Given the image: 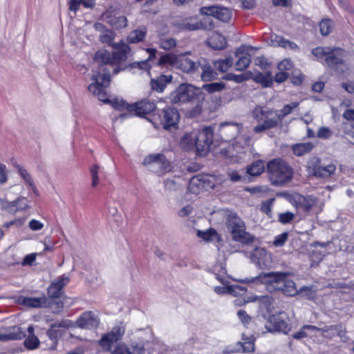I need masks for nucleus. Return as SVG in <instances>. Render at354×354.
I'll return each mask as SVG.
<instances>
[{
	"label": "nucleus",
	"instance_id": "obj_22",
	"mask_svg": "<svg viewBox=\"0 0 354 354\" xmlns=\"http://www.w3.org/2000/svg\"><path fill=\"white\" fill-rule=\"evenodd\" d=\"M180 119L178 111L175 108H167L163 110L161 123L165 129H176Z\"/></svg>",
	"mask_w": 354,
	"mask_h": 354
},
{
	"label": "nucleus",
	"instance_id": "obj_60",
	"mask_svg": "<svg viewBox=\"0 0 354 354\" xmlns=\"http://www.w3.org/2000/svg\"><path fill=\"white\" fill-rule=\"evenodd\" d=\"M99 166L97 165H94L91 167L90 172L92 179L91 185L95 187L99 184V178H98V172H99Z\"/></svg>",
	"mask_w": 354,
	"mask_h": 354
},
{
	"label": "nucleus",
	"instance_id": "obj_5",
	"mask_svg": "<svg viewBox=\"0 0 354 354\" xmlns=\"http://www.w3.org/2000/svg\"><path fill=\"white\" fill-rule=\"evenodd\" d=\"M101 70L104 71L102 77H100L97 75H95L93 77V82L88 87V91L96 95L99 100L104 103L111 104L114 109L120 111L125 109L128 111V106H129L130 104L122 100L115 98L109 99L107 96L105 88L108 87L110 84L109 73H106V69L104 68H101Z\"/></svg>",
	"mask_w": 354,
	"mask_h": 354
},
{
	"label": "nucleus",
	"instance_id": "obj_46",
	"mask_svg": "<svg viewBox=\"0 0 354 354\" xmlns=\"http://www.w3.org/2000/svg\"><path fill=\"white\" fill-rule=\"evenodd\" d=\"M252 77V72L247 71L245 73L235 75V74H227L225 79L227 80H231L236 83H242L250 79Z\"/></svg>",
	"mask_w": 354,
	"mask_h": 354
},
{
	"label": "nucleus",
	"instance_id": "obj_32",
	"mask_svg": "<svg viewBox=\"0 0 354 354\" xmlns=\"http://www.w3.org/2000/svg\"><path fill=\"white\" fill-rule=\"evenodd\" d=\"M66 324L64 322H55L51 325L50 329H48L46 332V334L51 341V344L50 345V349L55 350L57 348V337L59 335V330L55 329V328L57 327H65Z\"/></svg>",
	"mask_w": 354,
	"mask_h": 354
},
{
	"label": "nucleus",
	"instance_id": "obj_20",
	"mask_svg": "<svg viewBox=\"0 0 354 354\" xmlns=\"http://www.w3.org/2000/svg\"><path fill=\"white\" fill-rule=\"evenodd\" d=\"M156 109V104L153 101L147 99L142 100L128 106L129 113H134L135 115L142 116L149 114Z\"/></svg>",
	"mask_w": 354,
	"mask_h": 354
},
{
	"label": "nucleus",
	"instance_id": "obj_19",
	"mask_svg": "<svg viewBox=\"0 0 354 354\" xmlns=\"http://www.w3.org/2000/svg\"><path fill=\"white\" fill-rule=\"evenodd\" d=\"M319 329L324 337L332 339L335 336H339L343 342H346L348 340V337L346 335V329L342 324L326 326L323 328H319Z\"/></svg>",
	"mask_w": 354,
	"mask_h": 354
},
{
	"label": "nucleus",
	"instance_id": "obj_3",
	"mask_svg": "<svg viewBox=\"0 0 354 354\" xmlns=\"http://www.w3.org/2000/svg\"><path fill=\"white\" fill-rule=\"evenodd\" d=\"M243 127L241 124L230 122L221 123L218 127V133L225 142H232L229 153L232 155L241 153L245 149L252 145V138L248 135H240Z\"/></svg>",
	"mask_w": 354,
	"mask_h": 354
},
{
	"label": "nucleus",
	"instance_id": "obj_6",
	"mask_svg": "<svg viewBox=\"0 0 354 354\" xmlns=\"http://www.w3.org/2000/svg\"><path fill=\"white\" fill-rule=\"evenodd\" d=\"M252 117L258 122L253 129L257 133L274 128L280 122L275 110L260 106L253 109Z\"/></svg>",
	"mask_w": 354,
	"mask_h": 354
},
{
	"label": "nucleus",
	"instance_id": "obj_29",
	"mask_svg": "<svg viewBox=\"0 0 354 354\" xmlns=\"http://www.w3.org/2000/svg\"><path fill=\"white\" fill-rule=\"evenodd\" d=\"M147 51L149 53V57L145 61L135 62L132 63L131 64V68H137L141 71H146L147 73H149L151 68L149 62L155 58L156 50L154 48H147Z\"/></svg>",
	"mask_w": 354,
	"mask_h": 354
},
{
	"label": "nucleus",
	"instance_id": "obj_39",
	"mask_svg": "<svg viewBox=\"0 0 354 354\" xmlns=\"http://www.w3.org/2000/svg\"><path fill=\"white\" fill-rule=\"evenodd\" d=\"M336 171V167L334 164L330 163L328 165H321L320 167L317 171L315 177L317 178H328L333 175Z\"/></svg>",
	"mask_w": 354,
	"mask_h": 354
},
{
	"label": "nucleus",
	"instance_id": "obj_24",
	"mask_svg": "<svg viewBox=\"0 0 354 354\" xmlns=\"http://www.w3.org/2000/svg\"><path fill=\"white\" fill-rule=\"evenodd\" d=\"M78 327L86 329L97 328L100 323L99 318L92 312H85L77 320Z\"/></svg>",
	"mask_w": 354,
	"mask_h": 354
},
{
	"label": "nucleus",
	"instance_id": "obj_45",
	"mask_svg": "<svg viewBox=\"0 0 354 354\" xmlns=\"http://www.w3.org/2000/svg\"><path fill=\"white\" fill-rule=\"evenodd\" d=\"M201 69V78L203 81H211L216 77L217 73L209 64L203 65Z\"/></svg>",
	"mask_w": 354,
	"mask_h": 354
},
{
	"label": "nucleus",
	"instance_id": "obj_42",
	"mask_svg": "<svg viewBox=\"0 0 354 354\" xmlns=\"http://www.w3.org/2000/svg\"><path fill=\"white\" fill-rule=\"evenodd\" d=\"M321 165V160L317 157H312L306 162V170L308 174L316 176Z\"/></svg>",
	"mask_w": 354,
	"mask_h": 354
},
{
	"label": "nucleus",
	"instance_id": "obj_4",
	"mask_svg": "<svg viewBox=\"0 0 354 354\" xmlns=\"http://www.w3.org/2000/svg\"><path fill=\"white\" fill-rule=\"evenodd\" d=\"M214 129L206 127L201 131H192L185 133L180 139V145L185 150L196 148L200 155H205L213 143Z\"/></svg>",
	"mask_w": 354,
	"mask_h": 354
},
{
	"label": "nucleus",
	"instance_id": "obj_23",
	"mask_svg": "<svg viewBox=\"0 0 354 354\" xmlns=\"http://www.w3.org/2000/svg\"><path fill=\"white\" fill-rule=\"evenodd\" d=\"M270 324L272 326L273 330L284 334H287L291 328L288 317L284 313L272 315L270 317Z\"/></svg>",
	"mask_w": 354,
	"mask_h": 354
},
{
	"label": "nucleus",
	"instance_id": "obj_48",
	"mask_svg": "<svg viewBox=\"0 0 354 354\" xmlns=\"http://www.w3.org/2000/svg\"><path fill=\"white\" fill-rule=\"evenodd\" d=\"M198 236L206 241L218 240L219 236L215 230L209 229L205 232L198 231Z\"/></svg>",
	"mask_w": 354,
	"mask_h": 354
},
{
	"label": "nucleus",
	"instance_id": "obj_57",
	"mask_svg": "<svg viewBox=\"0 0 354 354\" xmlns=\"http://www.w3.org/2000/svg\"><path fill=\"white\" fill-rule=\"evenodd\" d=\"M111 354H130L129 347L124 343L118 344Z\"/></svg>",
	"mask_w": 354,
	"mask_h": 354
},
{
	"label": "nucleus",
	"instance_id": "obj_52",
	"mask_svg": "<svg viewBox=\"0 0 354 354\" xmlns=\"http://www.w3.org/2000/svg\"><path fill=\"white\" fill-rule=\"evenodd\" d=\"M224 88L225 84L223 82H212L203 86V88L209 93L221 91Z\"/></svg>",
	"mask_w": 354,
	"mask_h": 354
},
{
	"label": "nucleus",
	"instance_id": "obj_34",
	"mask_svg": "<svg viewBox=\"0 0 354 354\" xmlns=\"http://www.w3.org/2000/svg\"><path fill=\"white\" fill-rule=\"evenodd\" d=\"M204 189V184L202 178V174L193 176L189 183L188 190L194 194H198Z\"/></svg>",
	"mask_w": 354,
	"mask_h": 354
},
{
	"label": "nucleus",
	"instance_id": "obj_41",
	"mask_svg": "<svg viewBox=\"0 0 354 354\" xmlns=\"http://www.w3.org/2000/svg\"><path fill=\"white\" fill-rule=\"evenodd\" d=\"M146 35V30L145 28H138L133 30L127 37V41L129 43H138L143 40Z\"/></svg>",
	"mask_w": 354,
	"mask_h": 354
},
{
	"label": "nucleus",
	"instance_id": "obj_47",
	"mask_svg": "<svg viewBox=\"0 0 354 354\" xmlns=\"http://www.w3.org/2000/svg\"><path fill=\"white\" fill-rule=\"evenodd\" d=\"M333 28V21L329 19H322L319 23V31L322 35L326 36Z\"/></svg>",
	"mask_w": 354,
	"mask_h": 354
},
{
	"label": "nucleus",
	"instance_id": "obj_49",
	"mask_svg": "<svg viewBox=\"0 0 354 354\" xmlns=\"http://www.w3.org/2000/svg\"><path fill=\"white\" fill-rule=\"evenodd\" d=\"M215 278L222 284L227 283V278L225 269L222 266H215L214 268Z\"/></svg>",
	"mask_w": 354,
	"mask_h": 354
},
{
	"label": "nucleus",
	"instance_id": "obj_26",
	"mask_svg": "<svg viewBox=\"0 0 354 354\" xmlns=\"http://www.w3.org/2000/svg\"><path fill=\"white\" fill-rule=\"evenodd\" d=\"M270 44L273 46L282 47L286 49H290L294 51L299 50V46L293 41H291L285 37L277 35L276 34H271L269 37Z\"/></svg>",
	"mask_w": 354,
	"mask_h": 354
},
{
	"label": "nucleus",
	"instance_id": "obj_51",
	"mask_svg": "<svg viewBox=\"0 0 354 354\" xmlns=\"http://www.w3.org/2000/svg\"><path fill=\"white\" fill-rule=\"evenodd\" d=\"M129 347L130 348V354H145V348L143 341H132Z\"/></svg>",
	"mask_w": 354,
	"mask_h": 354
},
{
	"label": "nucleus",
	"instance_id": "obj_55",
	"mask_svg": "<svg viewBox=\"0 0 354 354\" xmlns=\"http://www.w3.org/2000/svg\"><path fill=\"white\" fill-rule=\"evenodd\" d=\"M176 45V41L173 38H160L159 46L164 50H168L174 48Z\"/></svg>",
	"mask_w": 354,
	"mask_h": 354
},
{
	"label": "nucleus",
	"instance_id": "obj_54",
	"mask_svg": "<svg viewBox=\"0 0 354 354\" xmlns=\"http://www.w3.org/2000/svg\"><path fill=\"white\" fill-rule=\"evenodd\" d=\"M113 36L114 32L111 30L106 29L102 33H100V39L102 43H106L113 47V44H115L113 42Z\"/></svg>",
	"mask_w": 354,
	"mask_h": 354
},
{
	"label": "nucleus",
	"instance_id": "obj_18",
	"mask_svg": "<svg viewBox=\"0 0 354 354\" xmlns=\"http://www.w3.org/2000/svg\"><path fill=\"white\" fill-rule=\"evenodd\" d=\"M104 21L115 29H120L127 27V19L125 16L120 15L112 8H109L103 15Z\"/></svg>",
	"mask_w": 354,
	"mask_h": 354
},
{
	"label": "nucleus",
	"instance_id": "obj_53",
	"mask_svg": "<svg viewBox=\"0 0 354 354\" xmlns=\"http://www.w3.org/2000/svg\"><path fill=\"white\" fill-rule=\"evenodd\" d=\"M298 294L308 300H311L313 299L315 296V290L313 286H304L298 290Z\"/></svg>",
	"mask_w": 354,
	"mask_h": 354
},
{
	"label": "nucleus",
	"instance_id": "obj_37",
	"mask_svg": "<svg viewBox=\"0 0 354 354\" xmlns=\"http://www.w3.org/2000/svg\"><path fill=\"white\" fill-rule=\"evenodd\" d=\"M69 9L76 12L82 5L85 8H92L95 5V0H69Z\"/></svg>",
	"mask_w": 354,
	"mask_h": 354
},
{
	"label": "nucleus",
	"instance_id": "obj_33",
	"mask_svg": "<svg viewBox=\"0 0 354 354\" xmlns=\"http://www.w3.org/2000/svg\"><path fill=\"white\" fill-rule=\"evenodd\" d=\"M254 82L261 84L263 87H269L272 84V73L266 72L265 74L260 72H252V77Z\"/></svg>",
	"mask_w": 354,
	"mask_h": 354
},
{
	"label": "nucleus",
	"instance_id": "obj_11",
	"mask_svg": "<svg viewBox=\"0 0 354 354\" xmlns=\"http://www.w3.org/2000/svg\"><path fill=\"white\" fill-rule=\"evenodd\" d=\"M142 163L158 175H162L171 170V162L162 153L149 154L144 158Z\"/></svg>",
	"mask_w": 354,
	"mask_h": 354
},
{
	"label": "nucleus",
	"instance_id": "obj_35",
	"mask_svg": "<svg viewBox=\"0 0 354 354\" xmlns=\"http://www.w3.org/2000/svg\"><path fill=\"white\" fill-rule=\"evenodd\" d=\"M317 330H319V328L313 325H304L297 333H294L292 337L296 339H301L308 337H310L311 334Z\"/></svg>",
	"mask_w": 354,
	"mask_h": 354
},
{
	"label": "nucleus",
	"instance_id": "obj_38",
	"mask_svg": "<svg viewBox=\"0 0 354 354\" xmlns=\"http://www.w3.org/2000/svg\"><path fill=\"white\" fill-rule=\"evenodd\" d=\"M265 170V163L262 160H256L247 167V173L250 176H259Z\"/></svg>",
	"mask_w": 354,
	"mask_h": 354
},
{
	"label": "nucleus",
	"instance_id": "obj_9",
	"mask_svg": "<svg viewBox=\"0 0 354 354\" xmlns=\"http://www.w3.org/2000/svg\"><path fill=\"white\" fill-rule=\"evenodd\" d=\"M227 229L231 232L233 239L243 243L252 242L254 236L245 232L244 222L235 214H230L226 220Z\"/></svg>",
	"mask_w": 354,
	"mask_h": 354
},
{
	"label": "nucleus",
	"instance_id": "obj_7",
	"mask_svg": "<svg viewBox=\"0 0 354 354\" xmlns=\"http://www.w3.org/2000/svg\"><path fill=\"white\" fill-rule=\"evenodd\" d=\"M267 171L274 185H281L292 177V169L282 159H274L267 164Z\"/></svg>",
	"mask_w": 354,
	"mask_h": 354
},
{
	"label": "nucleus",
	"instance_id": "obj_61",
	"mask_svg": "<svg viewBox=\"0 0 354 354\" xmlns=\"http://www.w3.org/2000/svg\"><path fill=\"white\" fill-rule=\"evenodd\" d=\"M288 237V233L285 232L274 237L273 245L276 247L283 246L286 242Z\"/></svg>",
	"mask_w": 354,
	"mask_h": 354
},
{
	"label": "nucleus",
	"instance_id": "obj_43",
	"mask_svg": "<svg viewBox=\"0 0 354 354\" xmlns=\"http://www.w3.org/2000/svg\"><path fill=\"white\" fill-rule=\"evenodd\" d=\"M299 105L298 102H293L286 104L281 110H275L277 113L278 119L281 122L286 115L290 114Z\"/></svg>",
	"mask_w": 354,
	"mask_h": 354
},
{
	"label": "nucleus",
	"instance_id": "obj_10",
	"mask_svg": "<svg viewBox=\"0 0 354 354\" xmlns=\"http://www.w3.org/2000/svg\"><path fill=\"white\" fill-rule=\"evenodd\" d=\"M201 93V89L192 84H182L169 96V100L172 104H184L192 102L198 95Z\"/></svg>",
	"mask_w": 354,
	"mask_h": 354
},
{
	"label": "nucleus",
	"instance_id": "obj_15",
	"mask_svg": "<svg viewBox=\"0 0 354 354\" xmlns=\"http://www.w3.org/2000/svg\"><path fill=\"white\" fill-rule=\"evenodd\" d=\"M200 13L203 15L212 16L221 21L227 22L231 19L232 12L225 7L212 6L201 8Z\"/></svg>",
	"mask_w": 354,
	"mask_h": 354
},
{
	"label": "nucleus",
	"instance_id": "obj_64",
	"mask_svg": "<svg viewBox=\"0 0 354 354\" xmlns=\"http://www.w3.org/2000/svg\"><path fill=\"white\" fill-rule=\"evenodd\" d=\"M332 136L330 129L326 127H320L317 133V136L322 139H328Z\"/></svg>",
	"mask_w": 354,
	"mask_h": 354
},
{
	"label": "nucleus",
	"instance_id": "obj_27",
	"mask_svg": "<svg viewBox=\"0 0 354 354\" xmlns=\"http://www.w3.org/2000/svg\"><path fill=\"white\" fill-rule=\"evenodd\" d=\"M19 304L31 308H44L47 305V299L45 296L40 297H21L19 298Z\"/></svg>",
	"mask_w": 354,
	"mask_h": 354
},
{
	"label": "nucleus",
	"instance_id": "obj_28",
	"mask_svg": "<svg viewBox=\"0 0 354 354\" xmlns=\"http://www.w3.org/2000/svg\"><path fill=\"white\" fill-rule=\"evenodd\" d=\"M207 44L215 50L223 49L227 44L226 39L221 34L214 32L207 40Z\"/></svg>",
	"mask_w": 354,
	"mask_h": 354
},
{
	"label": "nucleus",
	"instance_id": "obj_31",
	"mask_svg": "<svg viewBox=\"0 0 354 354\" xmlns=\"http://www.w3.org/2000/svg\"><path fill=\"white\" fill-rule=\"evenodd\" d=\"M15 168L17 169V172L19 175L21 176V178L23 179L24 183L30 188L32 189V192L38 195V191L36 188V186L34 183V180L32 178L31 175L30 173L27 171L26 168L24 167L19 165H15Z\"/></svg>",
	"mask_w": 354,
	"mask_h": 354
},
{
	"label": "nucleus",
	"instance_id": "obj_13",
	"mask_svg": "<svg viewBox=\"0 0 354 354\" xmlns=\"http://www.w3.org/2000/svg\"><path fill=\"white\" fill-rule=\"evenodd\" d=\"M124 331V327L122 325L113 327L110 332L102 335L98 341L99 346L104 351H111L113 345L122 339Z\"/></svg>",
	"mask_w": 354,
	"mask_h": 354
},
{
	"label": "nucleus",
	"instance_id": "obj_36",
	"mask_svg": "<svg viewBox=\"0 0 354 354\" xmlns=\"http://www.w3.org/2000/svg\"><path fill=\"white\" fill-rule=\"evenodd\" d=\"M314 145L312 142L297 143L292 146L293 153L297 156H301L309 153L313 148Z\"/></svg>",
	"mask_w": 354,
	"mask_h": 354
},
{
	"label": "nucleus",
	"instance_id": "obj_59",
	"mask_svg": "<svg viewBox=\"0 0 354 354\" xmlns=\"http://www.w3.org/2000/svg\"><path fill=\"white\" fill-rule=\"evenodd\" d=\"M202 178L205 189H214V175L202 174Z\"/></svg>",
	"mask_w": 354,
	"mask_h": 354
},
{
	"label": "nucleus",
	"instance_id": "obj_2",
	"mask_svg": "<svg viewBox=\"0 0 354 354\" xmlns=\"http://www.w3.org/2000/svg\"><path fill=\"white\" fill-rule=\"evenodd\" d=\"M113 48L115 50L113 53L103 49L96 52L94 59L95 62L99 64V66L96 70H93L92 81L95 75L100 77H102L104 71L101 70V68L106 69V73H109V79L110 80V69L107 65L113 66L120 62L124 61L130 55L131 49L129 46L122 41L113 44Z\"/></svg>",
	"mask_w": 354,
	"mask_h": 354
},
{
	"label": "nucleus",
	"instance_id": "obj_8",
	"mask_svg": "<svg viewBox=\"0 0 354 354\" xmlns=\"http://www.w3.org/2000/svg\"><path fill=\"white\" fill-rule=\"evenodd\" d=\"M158 65H169L181 71L190 73L198 68V64L184 55L166 54L162 55L158 62Z\"/></svg>",
	"mask_w": 354,
	"mask_h": 354
},
{
	"label": "nucleus",
	"instance_id": "obj_1",
	"mask_svg": "<svg viewBox=\"0 0 354 354\" xmlns=\"http://www.w3.org/2000/svg\"><path fill=\"white\" fill-rule=\"evenodd\" d=\"M289 275L288 272H281L261 273L255 277L245 278L239 281L244 283H264L269 292L280 290L287 296L293 297L298 294V290L295 282L289 278Z\"/></svg>",
	"mask_w": 354,
	"mask_h": 354
},
{
	"label": "nucleus",
	"instance_id": "obj_12",
	"mask_svg": "<svg viewBox=\"0 0 354 354\" xmlns=\"http://www.w3.org/2000/svg\"><path fill=\"white\" fill-rule=\"evenodd\" d=\"M294 201L296 207L306 212L317 214L322 211L324 207V203L313 196L297 194L294 197Z\"/></svg>",
	"mask_w": 354,
	"mask_h": 354
},
{
	"label": "nucleus",
	"instance_id": "obj_30",
	"mask_svg": "<svg viewBox=\"0 0 354 354\" xmlns=\"http://www.w3.org/2000/svg\"><path fill=\"white\" fill-rule=\"evenodd\" d=\"M171 75H160L156 79H151V86L153 90L162 92L166 85L172 81Z\"/></svg>",
	"mask_w": 354,
	"mask_h": 354
},
{
	"label": "nucleus",
	"instance_id": "obj_25",
	"mask_svg": "<svg viewBox=\"0 0 354 354\" xmlns=\"http://www.w3.org/2000/svg\"><path fill=\"white\" fill-rule=\"evenodd\" d=\"M235 55L238 58L235 63V69L242 71L247 68L251 62V55L248 53L247 47L241 46L238 48Z\"/></svg>",
	"mask_w": 354,
	"mask_h": 354
},
{
	"label": "nucleus",
	"instance_id": "obj_21",
	"mask_svg": "<svg viewBox=\"0 0 354 354\" xmlns=\"http://www.w3.org/2000/svg\"><path fill=\"white\" fill-rule=\"evenodd\" d=\"M70 278L66 274H62L51 281L47 292L51 298H58L63 293V288L69 283Z\"/></svg>",
	"mask_w": 354,
	"mask_h": 354
},
{
	"label": "nucleus",
	"instance_id": "obj_40",
	"mask_svg": "<svg viewBox=\"0 0 354 354\" xmlns=\"http://www.w3.org/2000/svg\"><path fill=\"white\" fill-rule=\"evenodd\" d=\"M233 63V59L231 57H229L223 59L215 61L214 62V66L216 70L224 73L227 71L232 66Z\"/></svg>",
	"mask_w": 354,
	"mask_h": 354
},
{
	"label": "nucleus",
	"instance_id": "obj_58",
	"mask_svg": "<svg viewBox=\"0 0 354 354\" xmlns=\"http://www.w3.org/2000/svg\"><path fill=\"white\" fill-rule=\"evenodd\" d=\"M228 293L234 296L243 295L246 292L245 287L239 285L228 286Z\"/></svg>",
	"mask_w": 354,
	"mask_h": 354
},
{
	"label": "nucleus",
	"instance_id": "obj_14",
	"mask_svg": "<svg viewBox=\"0 0 354 354\" xmlns=\"http://www.w3.org/2000/svg\"><path fill=\"white\" fill-rule=\"evenodd\" d=\"M179 28L183 30L193 31L200 29L211 30L214 27L213 21L209 18H203L198 21L196 17H189L183 20L178 24Z\"/></svg>",
	"mask_w": 354,
	"mask_h": 354
},
{
	"label": "nucleus",
	"instance_id": "obj_50",
	"mask_svg": "<svg viewBox=\"0 0 354 354\" xmlns=\"http://www.w3.org/2000/svg\"><path fill=\"white\" fill-rule=\"evenodd\" d=\"M29 207V201L25 197L19 198L15 201L14 209H11L12 214H15L17 211H22Z\"/></svg>",
	"mask_w": 354,
	"mask_h": 354
},
{
	"label": "nucleus",
	"instance_id": "obj_56",
	"mask_svg": "<svg viewBox=\"0 0 354 354\" xmlns=\"http://www.w3.org/2000/svg\"><path fill=\"white\" fill-rule=\"evenodd\" d=\"M39 344V339L34 335H29L24 340L25 346L30 350L35 349L38 347Z\"/></svg>",
	"mask_w": 354,
	"mask_h": 354
},
{
	"label": "nucleus",
	"instance_id": "obj_44",
	"mask_svg": "<svg viewBox=\"0 0 354 354\" xmlns=\"http://www.w3.org/2000/svg\"><path fill=\"white\" fill-rule=\"evenodd\" d=\"M330 50V48L328 47H317L312 50V55L317 61L326 62V57L329 55Z\"/></svg>",
	"mask_w": 354,
	"mask_h": 354
},
{
	"label": "nucleus",
	"instance_id": "obj_62",
	"mask_svg": "<svg viewBox=\"0 0 354 354\" xmlns=\"http://www.w3.org/2000/svg\"><path fill=\"white\" fill-rule=\"evenodd\" d=\"M243 343L242 344L243 351L244 353L253 352L254 351V343L252 338H243Z\"/></svg>",
	"mask_w": 354,
	"mask_h": 354
},
{
	"label": "nucleus",
	"instance_id": "obj_16",
	"mask_svg": "<svg viewBox=\"0 0 354 354\" xmlns=\"http://www.w3.org/2000/svg\"><path fill=\"white\" fill-rule=\"evenodd\" d=\"M345 55L346 52L342 48L330 49L329 55L326 57V64L332 68L344 72L346 64L343 59Z\"/></svg>",
	"mask_w": 354,
	"mask_h": 354
},
{
	"label": "nucleus",
	"instance_id": "obj_63",
	"mask_svg": "<svg viewBox=\"0 0 354 354\" xmlns=\"http://www.w3.org/2000/svg\"><path fill=\"white\" fill-rule=\"evenodd\" d=\"M295 218L293 213L290 212L281 213L279 215V221L282 224L290 223Z\"/></svg>",
	"mask_w": 354,
	"mask_h": 354
},
{
	"label": "nucleus",
	"instance_id": "obj_17",
	"mask_svg": "<svg viewBox=\"0 0 354 354\" xmlns=\"http://www.w3.org/2000/svg\"><path fill=\"white\" fill-rule=\"evenodd\" d=\"M251 261L261 269L268 268L271 266L272 255L264 248H257L250 254Z\"/></svg>",
	"mask_w": 354,
	"mask_h": 354
}]
</instances>
